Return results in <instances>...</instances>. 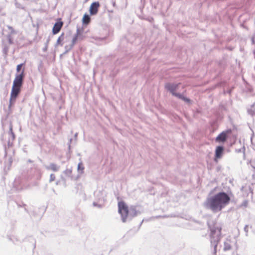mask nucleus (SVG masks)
<instances>
[{"label":"nucleus","mask_w":255,"mask_h":255,"mask_svg":"<svg viewBox=\"0 0 255 255\" xmlns=\"http://www.w3.org/2000/svg\"><path fill=\"white\" fill-rule=\"evenodd\" d=\"M230 197L225 192H220L208 198L204 202V207L211 210L214 213L221 211L230 202Z\"/></svg>","instance_id":"obj_1"},{"label":"nucleus","mask_w":255,"mask_h":255,"mask_svg":"<svg viewBox=\"0 0 255 255\" xmlns=\"http://www.w3.org/2000/svg\"><path fill=\"white\" fill-rule=\"evenodd\" d=\"M232 132L231 129H228L225 131H222L220 133L216 138V142L218 143H224L228 139V135Z\"/></svg>","instance_id":"obj_7"},{"label":"nucleus","mask_w":255,"mask_h":255,"mask_svg":"<svg viewBox=\"0 0 255 255\" xmlns=\"http://www.w3.org/2000/svg\"><path fill=\"white\" fill-rule=\"evenodd\" d=\"M230 240H226L224 242V251H229L231 249V244Z\"/></svg>","instance_id":"obj_13"},{"label":"nucleus","mask_w":255,"mask_h":255,"mask_svg":"<svg viewBox=\"0 0 255 255\" xmlns=\"http://www.w3.org/2000/svg\"><path fill=\"white\" fill-rule=\"evenodd\" d=\"M9 42L10 43H12V41H11V40L10 39H9Z\"/></svg>","instance_id":"obj_31"},{"label":"nucleus","mask_w":255,"mask_h":255,"mask_svg":"<svg viewBox=\"0 0 255 255\" xmlns=\"http://www.w3.org/2000/svg\"><path fill=\"white\" fill-rule=\"evenodd\" d=\"M93 205H94V206H98L99 208H100V207H101V205H98V204H97V203H96L95 202H94V203H93Z\"/></svg>","instance_id":"obj_26"},{"label":"nucleus","mask_w":255,"mask_h":255,"mask_svg":"<svg viewBox=\"0 0 255 255\" xmlns=\"http://www.w3.org/2000/svg\"><path fill=\"white\" fill-rule=\"evenodd\" d=\"M248 228H249V226L247 225L245 226L244 229V230L246 233V236H247V237L248 236V232H249Z\"/></svg>","instance_id":"obj_20"},{"label":"nucleus","mask_w":255,"mask_h":255,"mask_svg":"<svg viewBox=\"0 0 255 255\" xmlns=\"http://www.w3.org/2000/svg\"><path fill=\"white\" fill-rule=\"evenodd\" d=\"M72 139H70L69 140V142L68 143V148H69V149H70V147H71V145H70V143H71V141H72Z\"/></svg>","instance_id":"obj_25"},{"label":"nucleus","mask_w":255,"mask_h":255,"mask_svg":"<svg viewBox=\"0 0 255 255\" xmlns=\"http://www.w3.org/2000/svg\"><path fill=\"white\" fill-rule=\"evenodd\" d=\"M72 47H71V45L70 46V47L68 49L67 48V46H65V48L66 49L65 52H64V53H66L67 52H68V51H69L71 48H72Z\"/></svg>","instance_id":"obj_24"},{"label":"nucleus","mask_w":255,"mask_h":255,"mask_svg":"<svg viewBox=\"0 0 255 255\" xmlns=\"http://www.w3.org/2000/svg\"><path fill=\"white\" fill-rule=\"evenodd\" d=\"M9 133L11 135L12 139L13 140L15 138V135L13 132L12 131V128L11 126H10L9 128Z\"/></svg>","instance_id":"obj_18"},{"label":"nucleus","mask_w":255,"mask_h":255,"mask_svg":"<svg viewBox=\"0 0 255 255\" xmlns=\"http://www.w3.org/2000/svg\"><path fill=\"white\" fill-rule=\"evenodd\" d=\"M84 169V167L83 166V165L82 162L79 163L78 164L77 167V170L79 172H80L81 173H82L83 172Z\"/></svg>","instance_id":"obj_16"},{"label":"nucleus","mask_w":255,"mask_h":255,"mask_svg":"<svg viewBox=\"0 0 255 255\" xmlns=\"http://www.w3.org/2000/svg\"><path fill=\"white\" fill-rule=\"evenodd\" d=\"M20 91L21 89L12 86L11 91L10 93V97L9 101V109H10L11 107L14 105L16 98L20 94Z\"/></svg>","instance_id":"obj_5"},{"label":"nucleus","mask_w":255,"mask_h":255,"mask_svg":"<svg viewBox=\"0 0 255 255\" xmlns=\"http://www.w3.org/2000/svg\"><path fill=\"white\" fill-rule=\"evenodd\" d=\"M28 162H29V163H32V161L30 159H28Z\"/></svg>","instance_id":"obj_29"},{"label":"nucleus","mask_w":255,"mask_h":255,"mask_svg":"<svg viewBox=\"0 0 255 255\" xmlns=\"http://www.w3.org/2000/svg\"><path fill=\"white\" fill-rule=\"evenodd\" d=\"M179 83H167L165 85V88L169 91L172 95L177 97L178 98L181 99L185 101L186 103H189L190 102V100L186 97H185L184 96L179 93H177L175 92V91L178 88Z\"/></svg>","instance_id":"obj_4"},{"label":"nucleus","mask_w":255,"mask_h":255,"mask_svg":"<svg viewBox=\"0 0 255 255\" xmlns=\"http://www.w3.org/2000/svg\"><path fill=\"white\" fill-rule=\"evenodd\" d=\"M63 173L67 177H71L72 174V169H66L65 170L63 171Z\"/></svg>","instance_id":"obj_17"},{"label":"nucleus","mask_w":255,"mask_h":255,"mask_svg":"<svg viewBox=\"0 0 255 255\" xmlns=\"http://www.w3.org/2000/svg\"><path fill=\"white\" fill-rule=\"evenodd\" d=\"M249 114L253 116L255 115V103L252 106L250 109L248 110Z\"/></svg>","instance_id":"obj_15"},{"label":"nucleus","mask_w":255,"mask_h":255,"mask_svg":"<svg viewBox=\"0 0 255 255\" xmlns=\"http://www.w3.org/2000/svg\"><path fill=\"white\" fill-rule=\"evenodd\" d=\"M24 76V70L20 73L16 74L12 86L21 89L23 83Z\"/></svg>","instance_id":"obj_6"},{"label":"nucleus","mask_w":255,"mask_h":255,"mask_svg":"<svg viewBox=\"0 0 255 255\" xmlns=\"http://www.w3.org/2000/svg\"><path fill=\"white\" fill-rule=\"evenodd\" d=\"M80 34V29L79 28L77 29V32L75 35L74 36V37L72 39V44H71V47H73V45L76 43V41L77 40L78 35Z\"/></svg>","instance_id":"obj_14"},{"label":"nucleus","mask_w":255,"mask_h":255,"mask_svg":"<svg viewBox=\"0 0 255 255\" xmlns=\"http://www.w3.org/2000/svg\"><path fill=\"white\" fill-rule=\"evenodd\" d=\"M63 24V22L61 21H58L55 22L52 28L53 34H57L60 31Z\"/></svg>","instance_id":"obj_10"},{"label":"nucleus","mask_w":255,"mask_h":255,"mask_svg":"<svg viewBox=\"0 0 255 255\" xmlns=\"http://www.w3.org/2000/svg\"><path fill=\"white\" fill-rule=\"evenodd\" d=\"M77 135H78V133L76 132L75 135H74V137L76 139L77 137Z\"/></svg>","instance_id":"obj_27"},{"label":"nucleus","mask_w":255,"mask_h":255,"mask_svg":"<svg viewBox=\"0 0 255 255\" xmlns=\"http://www.w3.org/2000/svg\"><path fill=\"white\" fill-rule=\"evenodd\" d=\"M195 223L200 225V227L198 228L199 229H203V225H202V223L200 221H195Z\"/></svg>","instance_id":"obj_23"},{"label":"nucleus","mask_w":255,"mask_h":255,"mask_svg":"<svg viewBox=\"0 0 255 255\" xmlns=\"http://www.w3.org/2000/svg\"><path fill=\"white\" fill-rule=\"evenodd\" d=\"M100 7V3L98 1H95L91 3L89 12L91 15H94L97 13L99 8Z\"/></svg>","instance_id":"obj_9"},{"label":"nucleus","mask_w":255,"mask_h":255,"mask_svg":"<svg viewBox=\"0 0 255 255\" xmlns=\"http://www.w3.org/2000/svg\"><path fill=\"white\" fill-rule=\"evenodd\" d=\"M232 255H238L237 252H234Z\"/></svg>","instance_id":"obj_28"},{"label":"nucleus","mask_w":255,"mask_h":255,"mask_svg":"<svg viewBox=\"0 0 255 255\" xmlns=\"http://www.w3.org/2000/svg\"><path fill=\"white\" fill-rule=\"evenodd\" d=\"M207 224L210 231V238L211 245L214 247L215 253L216 252L217 247L221 239V226L219 223L209 221Z\"/></svg>","instance_id":"obj_2"},{"label":"nucleus","mask_w":255,"mask_h":255,"mask_svg":"<svg viewBox=\"0 0 255 255\" xmlns=\"http://www.w3.org/2000/svg\"><path fill=\"white\" fill-rule=\"evenodd\" d=\"M45 168L48 170H52L54 172H57L60 169V166L57 164L51 163L49 165H45Z\"/></svg>","instance_id":"obj_11"},{"label":"nucleus","mask_w":255,"mask_h":255,"mask_svg":"<svg viewBox=\"0 0 255 255\" xmlns=\"http://www.w3.org/2000/svg\"><path fill=\"white\" fill-rule=\"evenodd\" d=\"M61 178H62V180L65 181V179L64 178H63L62 177H61Z\"/></svg>","instance_id":"obj_32"},{"label":"nucleus","mask_w":255,"mask_h":255,"mask_svg":"<svg viewBox=\"0 0 255 255\" xmlns=\"http://www.w3.org/2000/svg\"><path fill=\"white\" fill-rule=\"evenodd\" d=\"M252 43L254 44L255 43L254 39L253 38L252 39Z\"/></svg>","instance_id":"obj_30"},{"label":"nucleus","mask_w":255,"mask_h":255,"mask_svg":"<svg viewBox=\"0 0 255 255\" xmlns=\"http://www.w3.org/2000/svg\"><path fill=\"white\" fill-rule=\"evenodd\" d=\"M55 179V176L54 174H51L50 175L49 182L53 181Z\"/></svg>","instance_id":"obj_19"},{"label":"nucleus","mask_w":255,"mask_h":255,"mask_svg":"<svg viewBox=\"0 0 255 255\" xmlns=\"http://www.w3.org/2000/svg\"><path fill=\"white\" fill-rule=\"evenodd\" d=\"M63 34H61V36L59 37L57 40L56 44H59L60 43V42L61 41L62 39L61 38L63 37Z\"/></svg>","instance_id":"obj_22"},{"label":"nucleus","mask_w":255,"mask_h":255,"mask_svg":"<svg viewBox=\"0 0 255 255\" xmlns=\"http://www.w3.org/2000/svg\"><path fill=\"white\" fill-rule=\"evenodd\" d=\"M23 63H21L20 64H18L17 67H16V71L17 72H19L21 70V68L22 67V66L23 65Z\"/></svg>","instance_id":"obj_21"},{"label":"nucleus","mask_w":255,"mask_h":255,"mask_svg":"<svg viewBox=\"0 0 255 255\" xmlns=\"http://www.w3.org/2000/svg\"><path fill=\"white\" fill-rule=\"evenodd\" d=\"M118 211L122 217L123 222L125 223L128 220L140 214V212L136 210L135 207L131 206L128 210L127 205L123 202L118 203Z\"/></svg>","instance_id":"obj_3"},{"label":"nucleus","mask_w":255,"mask_h":255,"mask_svg":"<svg viewBox=\"0 0 255 255\" xmlns=\"http://www.w3.org/2000/svg\"><path fill=\"white\" fill-rule=\"evenodd\" d=\"M224 151V147L222 145L217 146L215 151L214 161H218V159L222 157Z\"/></svg>","instance_id":"obj_8"},{"label":"nucleus","mask_w":255,"mask_h":255,"mask_svg":"<svg viewBox=\"0 0 255 255\" xmlns=\"http://www.w3.org/2000/svg\"><path fill=\"white\" fill-rule=\"evenodd\" d=\"M56 185H58V182H57L56 183Z\"/></svg>","instance_id":"obj_33"},{"label":"nucleus","mask_w":255,"mask_h":255,"mask_svg":"<svg viewBox=\"0 0 255 255\" xmlns=\"http://www.w3.org/2000/svg\"><path fill=\"white\" fill-rule=\"evenodd\" d=\"M91 20V17L90 15L85 13L84 14L83 18H82V22L83 24L84 25H87L89 23Z\"/></svg>","instance_id":"obj_12"}]
</instances>
